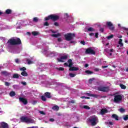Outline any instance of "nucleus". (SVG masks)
I'll use <instances>...</instances> for the list:
<instances>
[{"label": "nucleus", "mask_w": 128, "mask_h": 128, "mask_svg": "<svg viewBox=\"0 0 128 128\" xmlns=\"http://www.w3.org/2000/svg\"><path fill=\"white\" fill-rule=\"evenodd\" d=\"M38 103V102L36 101H34L33 102H32V104H36Z\"/></svg>", "instance_id": "nucleus-57"}, {"label": "nucleus", "mask_w": 128, "mask_h": 128, "mask_svg": "<svg viewBox=\"0 0 128 128\" xmlns=\"http://www.w3.org/2000/svg\"><path fill=\"white\" fill-rule=\"evenodd\" d=\"M83 108H85V110H90V106H84Z\"/></svg>", "instance_id": "nucleus-37"}, {"label": "nucleus", "mask_w": 128, "mask_h": 128, "mask_svg": "<svg viewBox=\"0 0 128 128\" xmlns=\"http://www.w3.org/2000/svg\"><path fill=\"white\" fill-rule=\"evenodd\" d=\"M58 42H62V38H58Z\"/></svg>", "instance_id": "nucleus-62"}, {"label": "nucleus", "mask_w": 128, "mask_h": 128, "mask_svg": "<svg viewBox=\"0 0 128 128\" xmlns=\"http://www.w3.org/2000/svg\"><path fill=\"white\" fill-rule=\"evenodd\" d=\"M70 102L71 104H74L75 102L74 100H72Z\"/></svg>", "instance_id": "nucleus-61"}, {"label": "nucleus", "mask_w": 128, "mask_h": 128, "mask_svg": "<svg viewBox=\"0 0 128 128\" xmlns=\"http://www.w3.org/2000/svg\"><path fill=\"white\" fill-rule=\"evenodd\" d=\"M44 26H50V24H48V22H46L44 23Z\"/></svg>", "instance_id": "nucleus-44"}, {"label": "nucleus", "mask_w": 128, "mask_h": 128, "mask_svg": "<svg viewBox=\"0 0 128 128\" xmlns=\"http://www.w3.org/2000/svg\"><path fill=\"white\" fill-rule=\"evenodd\" d=\"M122 100V96L120 94H116L114 96V102L116 104H120Z\"/></svg>", "instance_id": "nucleus-4"}, {"label": "nucleus", "mask_w": 128, "mask_h": 128, "mask_svg": "<svg viewBox=\"0 0 128 128\" xmlns=\"http://www.w3.org/2000/svg\"><path fill=\"white\" fill-rule=\"evenodd\" d=\"M69 76L70 78H74V76H76V74H72V73H70Z\"/></svg>", "instance_id": "nucleus-33"}, {"label": "nucleus", "mask_w": 128, "mask_h": 128, "mask_svg": "<svg viewBox=\"0 0 128 128\" xmlns=\"http://www.w3.org/2000/svg\"><path fill=\"white\" fill-rule=\"evenodd\" d=\"M68 55L66 54L62 56L60 58H58L57 60L60 62H64L66 60H68Z\"/></svg>", "instance_id": "nucleus-7"}, {"label": "nucleus", "mask_w": 128, "mask_h": 128, "mask_svg": "<svg viewBox=\"0 0 128 128\" xmlns=\"http://www.w3.org/2000/svg\"><path fill=\"white\" fill-rule=\"evenodd\" d=\"M0 74L2 76H10V73L6 71H2Z\"/></svg>", "instance_id": "nucleus-15"}, {"label": "nucleus", "mask_w": 128, "mask_h": 128, "mask_svg": "<svg viewBox=\"0 0 128 128\" xmlns=\"http://www.w3.org/2000/svg\"><path fill=\"white\" fill-rule=\"evenodd\" d=\"M15 62H16V64H20V60L16 58L15 60Z\"/></svg>", "instance_id": "nucleus-46"}, {"label": "nucleus", "mask_w": 128, "mask_h": 128, "mask_svg": "<svg viewBox=\"0 0 128 128\" xmlns=\"http://www.w3.org/2000/svg\"><path fill=\"white\" fill-rule=\"evenodd\" d=\"M44 96L48 98H52V95H50V92H46L44 93Z\"/></svg>", "instance_id": "nucleus-19"}, {"label": "nucleus", "mask_w": 128, "mask_h": 128, "mask_svg": "<svg viewBox=\"0 0 128 128\" xmlns=\"http://www.w3.org/2000/svg\"><path fill=\"white\" fill-rule=\"evenodd\" d=\"M60 36V34H51V36H53V38H58V36Z\"/></svg>", "instance_id": "nucleus-29"}, {"label": "nucleus", "mask_w": 128, "mask_h": 128, "mask_svg": "<svg viewBox=\"0 0 128 128\" xmlns=\"http://www.w3.org/2000/svg\"><path fill=\"white\" fill-rule=\"evenodd\" d=\"M27 124H36V122L34 120V119L28 118Z\"/></svg>", "instance_id": "nucleus-17"}, {"label": "nucleus", "mask_w": 128, "mask_h": 128, "mask_svg": "<svg viewBox=\"0 0 128 128\" xmlns=\"http://www.w3.org/2000/svg\"><path fill=\"white\" fill-rule=\"evenodd\" d=\"M8 123L2 122H0V128H8Z\"/></svg>", "instance_id": "nucleus-10"}, {"label": "nucleus", "mask_w": 128, "mask_h": 128, "mask_svg": "<svg viewBox=\"0 0 128 128\" xmlns=\"http://www.w3.org/2000/svg\"><path fill=\"white\" fill-rule=\"evenodd\" d=\"M80 44H82L83 46H86V42L84 41H81Z\"/></svg>", "instance_id": "nucleus-47"}, {"label": "nucleus", "mask_w": 128, "mask_h": 128, "mask_svg": "<svg viewBox=\"0 0 128 128\" xmlns=\"http://www.w3.org/2000/svg\"><path fill=\"white\" fill-rule=\"evenodd\" d=\"M54 25L56 26H58V22H55L54 23Z\"/></svg>", "instance_id": "nucleus-50"}, {"label": "nucleus", "mask_w": 128, "mask_h": 128, "mask_svg": "<svg viewBox=\"0 0 128 128\" xmlns=\"http://www.w3.org/2000/svg\"><path fill=\"white\" fill-rule=\"evenodd\" d=\"M85 54H96V52L94 50H92V48H89L86 49Z\"/></svg>", "instance_id": "nucleus-8"}, {"label": "nucleus", "mask_w": 128, "mask_h": 128, "mask_svg": "<svg viewBox=\"0 0 128 128\" xmlns=\"http://www.w3.org/2000/svg\"><path fill=\"white\" fill-rule=\"evenodd\" d=\"M106 24L107 25L110 30H114V24H112V22H106Z\"/></svg>", "instance_id": "nucleus-9"}, {"label": "nucleus", "mask_w": 128, "mask_h": 128, "mask_svg": "<svg viewBox=\"0 0 128 128\" xmlns=\"http://www.w3.org/2000/svg\"><path fill=\"white\" fill-rule=\"evenodd\" d=\"M114 38V34H111V35H110L109 36H108L106 37V38L108 40H110V38Z\"/></svg>", "instance_id": "nucleus-35"}, {"label": "nucleus", "mask_w": 128, "mask_h": 128, "mask_svg": "<svg viewBox=\"0 0 128 128\" xmlns=\"http://www.w3.org/2000/svg\"><path fill=\"white\" fill-rule=\"evenodd\" d=\"M66 40L70 42L72 40H74V38L76 37V34L72 33H68L64 36Z\"/></svg>", "instance_id": "nucleus-2"}, {"label": "nucleus", "mask_w": 128, "mask_h": 128, "mask_svg": "<svg viewBox=\"0 0 128 128\" xmlns=\"http://www.w3.org/2000/svg\"><path fill=\"white\" fill-rule=\"evenodd\" d=\"M20 70L22 72H26L25 70H26V67H22V68H20Z\"/></svg>", "instance_id": "nucleus-38"}, {"label": "nucleus", "mask_w": 128, "mask_h": 128, "mask_svg": "<svg viewBox=\"0 0 128 128\" xmlns=\"http://www.w3.org/2000/svg\"><path fill=\"white\" fill-rule=\"evenodd\" d=\"M85 72L86 74H94V72H92V71H90V70H86L85 71Z\"/></svg>", "instance_id": "nucleus-30"}, {"label": "nucleus", "mask_w": 128, "mask_h": 128, "mask_svg": "<svg viewBox=\"0 0 128 128\" xmlns=\"http://www.w3.org/2000/svg\"><path fill=\"white\" fill-rule=\"evenodd\" d=\"M40 112L41 114H46V113H44V111H40Z\"/></svg>", "instance_id": "nucleus-54"}, {"label": "nucleus", "mask_w": 128, "mask_h": 128, "mask_svg": "<svg viewBox=\"0 0 128 128\" xmlns=\"http://www.w3.org/2000/svg\"><path fill=\"white\" fill-rule=\"evenodd\" d=\"M58 18H60V16H58L50 14L48 16L45 18V20H52L56 22V20H58Z\"/></svg>", "instance_id": "nucleus-3"}, {"label": "nucleus", "mask_w": 128, "mask_h": 128, "mask_svg": "<svg viewBox=\"0 0 128 128\" xmlns=\"http://www.w3.org/2000/svg\"><path fill=\"white\" fill-rule=\"evenodd\" d=\"M94 30H94V28L92 27H90L89 28H88V32H94Z\"/></svg>", "instance_id": "nucleus-28"}, {"label": "nucleus", "mask_w": 128, "mask_h": 128, "mask_svg": "<svg viewBox=\"0 0 128 128\" xmlns=\"http://www.w3.org/2000/svg\"><path fill=\"white\" fill-rule=\"evenodd\" d=\"M124 120H128V115H126L123 118Z\"/></svg>", "instance_id": "nucleus-39"}, {"label": "nucleus", "mask_w": 128, "mask_h": 128, "mask_svg": "<svg viewBox=\"0 0 128 128\" xmlns=\"http://www.w3.org/2000/svg\"><path fill=\"white\" fill-rule=\"evenodd\" d=\"M92 80H94V78H92L89 80L90 84H92Z\"/></svg>", "instance_id": "nucleus-45"}, {"label": "nucleus", "mask_w": 128, "mask_h": 128, "mask_svg": "<svg viewBox=\"0 0 128 128\" xmlns=\"http://www.w3.org/2000/svg\"><path fill=\"white\" fill-rule=\"evenodd\" d=\"M120 86L122 90H126V86L123 84H120Z\"/></svg>", "instance_id": "nucleus-27"}, {"label": "nucleus", "mask_w": 128, "mask_h": 128, "mask_svg": "<svg viewBox=\"0 0 128 128\" xmlns=\"http://www.w3.org/2000/svg\"><path fill=\"white\" fill-rule=\"evenodd\" d=\"M50 122H54V119L51 118L50 119Z\"/></svg>", "instance_id": "nucleus-55"}, {"label": "nucleus", "mask_w": 128, "mask_h": 128, "mask_svg": "<svg viewBox=\"0 0 128 128\" xmlns=\"http://www.w3.org/2000/svg\"><path fill=\"white\" fill-rule=\"evenodd\" d=\"M64 66H68V64L67 62H65V63L64 64Z\"/></svg>", "instance_id": "nucleus-59"}, {"label": "nucleus", "mask_w": 128, "mask_h": 128, "mask_svg": "<svg viewBox=\"0 0 128 128\" xmlns=\"http://www.w3.org/2000/svg\"><path fill=\"white\" fill-rule=\"evenodd\" d=\"M102 68H108V66H102Z\"/></svg>", "instance_id": "nucleus-64"}, {"label": "nucleus", "mask_w": 128, "mask_h": 128, "mask_svg": "<svg viewBox=\"0 0 128 128\" xmlns=\"http://www.w3.org/2000/svg\"><path fill=\"white\" fill-rule=\"evenodd\" d=\"M21 74L22 76H28V72L26 71H23L21 72Z\"/></svg>", "instance_id": "nucleus-22"}, {"label": "nucleus", "mask_w": 128, "mask_h": 128, "mask_svg": "<svg viewBox=\"0 0 128 128\" xmlns=\"http://www.w3.org/2000/svg\"><path fill=\"white\" fill-rule=\"evenodd\" d=\"M68 67L72 68L74 64V63H72V59H69L68 61Z\"/></svg>", "instance_id": "nucleus-18"}, {"label": "nucleus", "mask_w": 128, "mask_h": 128, "mask_svg": "<svg viewBox=\"0 0 128 128\" xmlns=\"http://www.w3.org/2000/svg\"><path fill=\"white\" fill-rule=\"evenodd\" d=\"M33 22H38V18L35 17L33 18Z\"/></svg>", "instance_id": "nucleus-32"}, {"label": "nucleus", "mask_w": 128, "mask_h": 128, "mask_svg": "<svg viewBox=\"0 0 128 128\" xmlns=\"http://www.w3.org/2000/svg\"><path fill=\"white\" fill-rule=\"evenodd\" d=\"M98 120L96 116H92L88 119V122L91 123L92 126H96V122Z\"/></svg>", "instance_id": "nucleus-6"}, {"label": "nucleus", "mask_w": 128, "mask_h": 128, "mask_svg": "<svg viewBox=\"0 0 128 128\" xmlns=\"http://www.w3.org/2000/svg\"><path fill=\"white\" fill-rule=\"evenodd\" d=\"M120 112H126V110H124V108H120V110H119Z\"/></svg>", "instance_id": "nucleus-41"}, {"label": "nucleus", "mask_w": 128, "mask_h": 128, "mask_svg": "<svg viewBox=\"0 0 128 128\" xmlns=\"http://www.w3.org/2000/svg\"><path fill=\"white\" fill-rule=\"evenodd\" d=\"M10 96H16V92L14 91L10 92Z\"/></svg>", "instance_id": "nucleus-26"}, {"label": "nucleus", "mask_w": 128, "mask_h": 128, "mask_svg": "<svg viewBox=\"0 0 128 128\" xmlns=\"http://www.w3.org/2000/svg\"><path fill=\"white\" fill-rule=\"evenodd\" d=\"M22 84H23V86H26V82H21Z\"/></svg>", "instance_id": "nucleus-48"}, {"label": "nucleus", "mask_w": 128, "mask_h": 128, "mask_svg": "<svg viewBox=\"0 0 128 128\" xmlns=\"http://www.w3.org/2000/svg\"><path fill=\"white\" fill-rule=\"evenodd\" d=\"M108 109H106V108H102L100 110V114L104 115L105 114H108Z\"/></svg>", "instance_id": "nucleus-14"}, {"label": "nucleus", "mask_w": 128, "mask_h": 128, "mask_svg": "<svg viewBox=\"0 0 128 128\" xmlns=\"http://www.w3.org/2000/svg\"><path fill=\"white\" fill-rule=\"evenodd\" d=\"M95 38H98V33L96 32L95 34Z\"/></svg>", "instance_id": "nucleus-49"}, {"label": "nucleus", "mask_w": 128, "mask_h": 128, "mask_svg": "<svg viewBox=\"0 0 128 128\" xmlns=\"http://www.w3.org/2000/svg\"><path fill=\"white\" fill-rule=\"evenodd\" d=\"M123 30H127L128 31V28H126L125 27L123 28Z\"/></svg>", "instance_id": "nucleus-60"}, {"label": "nucleus", "mask_w": 128, "mask_h": 128, "mask_svg": "<svg viewBox=\"0 0 128 128\" xmlns=\"http://www.w3.org/2000/svg\"><path fill=\"white\" fill-rule=\"evenodd\" d=\"M108 124H110V126H112V125L114 124H113L112 122H108Z\"/></svg>", "instance_id": "nucleus-58"}, {"label": "nucleus", "mask_w": 128, "mask_h": 128, "mask_svg": "<svg viewBox=\"0 0 128 128\" xmlns=\"http://www.w3.org/2000/svg\"><path fill=\"white\" fill-rule=\"evenodd\" d=\"M112 118H114L116 120H118V116L116 114H113L112 115Z\"/></svg>", "instance_id": "nucleus-23"}, {"label": "nucleus", "mask_w": 128, "mask_h": 128, "mask_svg": "<svg viewBox=\"0 0 128 128\" xmlns=\"http://www.w3.org/2000/svg\"><path fill=\"white\" fill-rule=\"evenodd\" d=\"M94 70L95 72H100V69H98V68H95L94 69Z\"/></svg>", "instance_id": "nucleus-51"}, {"label": "nucleus", "mask_w": 128, "mask_h": 128, "mask_svg": "<svg viewBox=\"0 0 128 128\" xmlns=\"http://www.w3.org/2000/svg\"><path fill=\"white\" fill-rule=\"evenodd\" d=\"M32 36H38V32L34 31L32 32Z\"/></svg>", "instance_id": "nucleus-31"}, {"label": "nucleus", "mask_w": 128, "mask_h": 128, "mask_svg": "<svg viewBox=\"0 0 128 128\" xmlns=\"http://www.w3.org/2000/svg\"><path fill=\"white\" fill-rule=\"evenodd\" d=\"M89 36H94V33H90L89 34Z\"/></svg>", "instance_id": "nucleus-52"}, {"label": "nucleus", "mask_w": 128, "mask_h": 128, "mask_svg": "<svg viewBox=\"0 0 128 128\" xmlns=\"http://www.w3.org/2000/svg\"><path fill=\"white\" fill-rule=\"evenodd\" d=\"M19 100L20 102H22L24 104H28V100L24 98L20 97L19 98Z\"/></svg>", "instance_id": "nucleus-12"}, {"label": "nucleus", "mask_w": 128, "mask_h": 128, "mask_svg": "<svg viewBox=\"0 0 128 128\" xmlns=\"http://www.w3.org/2000/svg\"><path fill=\"white\" fill-rule=\"evenodd\" d=\"M81 98H86V100H90V97H86V96H82L80 97Z\"/></svg>", "instance_id": "nucleus-43"}, {"label": "nucleus", "mask_w": 128, "mask_h": 128, "mask_svg": "<svg viewBox=\"0 0 128 128\" xmlns=\"http://www.w3.org/2000/svg\"><path fill=\"white\" fill-rule=\"evenodd\" d=\"M100 98H106V96H100Z\"/></svg>", "instance_id": "nucleus-56"}, {"label": "nucleus", "mask_w": 128, "mask_h": 128, "mask_svg": "<svg viewBox=\"0 0 128 128\" xmlns=\"http://www.w3.org/2000/svg\"><path fill=\"white\" fill-rule=\"evenodd\" d=\"M52 110H60V107L58 106H54L52 108Z\"/></svg>", "instance_id": "nucleus-21"}, {"label": "nucleus", "mask_w": 128, "mask_h": 128, "mask_svg": "<svg viewBox=\"0 0 128 128\" xmlns=\"http://www.w3.org/2000/svg\"><path fill=\"white\" fill-rule=\"evenodd\" d=\"M26 62H28V64H32V61L30 60V59H26Z\"/></svg>", "instance_id": "nucleus-36"}, {"label": "nucleus", "mask_w": 128, "mask_h": 128, "mask_svg": "<svg viewBox=\"0 0 128 128\" xmlns=\"http://www.w3.org/2000/svg\"><path fill=\"white\" fill-rule=\"evenodd\" d=\"M12 10L10 9H7L6 10V14H12Z\"/></svg>", "instance_id": "nucleus-24"}, {"label": "nucleus", "mask_w": 128, "mask_h": 128, "mask_svg": "<svg viewBox=\"0 0 128 128\" xmlns=\"http://www.w3.org/2000/svg\"><path fill=\"white\" fill-rule=\"evenodd\" d=\"M4 84H5V86H10V83L8 82H5Z\"/></svg>", "instance_id": "nucleus-40"}, {"label": "nucleus", "mask_w": 128, "mask_h": 128, "mask_svg": "<svg viewBox=\"0 0 128 128\" xmlns=\"http://www.w3.org/2000/svg\"><path fill=\"white\" fill-rule=\"evenodd\" d=\"M57 70H58L60 71H64V68L60 67L59 68H57Z\"/></svg>", "instance_id": "nucleus-42"}, {"label": "nucleus", "mask_w": 128, "mask_h": 128, "mask_svg": "<svg viewBox=\"0 0 128 128\" xmlns=\"http://www.w3.org/2000/svg\"><path fill=\"white\" fill-rule=\"evenodd\" d=\"M100 30L101 32H104V28H100Z\"/></svg>", "instance_id": "nucleus-53"}, {"label": "nucleus", "mask_w": 128, "mask_h": 128, "mask_svg": "<svg viewBox=\"0 0 128 128\" xmlns=\"http://www.w3.org/2000/svg\"><path fill=\"white\" fill-rule=\"evenodd\" d=\"M70 68H69V70L71 72H73L74 70V71L78 70V67L71 66V67H70Z\"/></svg>", "instance_id": "nucleus-16"}, {"label": "nucleus", "mask_w": 128, "mask_h": 128, "mask_svg": "<svg viewBox=\"0 0 128 128\" xmlns=\"http://www.w3.org/2000/svg\"><path fill=\"white\" fill-rule=\"evenodd\" d=\"M41 99L43 102H46V96H41Z\"/></svg>", "instance_id": "nucleus-34"}, {"label": "nucleus", "mask_w": 128, "mask_h": 128, "mask_svg": "<svg viewBox=\"0 0 128 128\" xmlns=\"http://www.w3.org/2000/svg\"><path fill=\"white\" fill-rule=\"evenodd\" d=\"M13 78H20V76L18 74H13L12 76Z\"/></svg>", "instance_id": "nucleus-25"}, {"label": "nucleus", "mask_w": 128, "mask_h": 128, "mask_svg": "<svg viewBox=\"0 0 128 128\" xmlns=\"http://www.w3.org/2000/svg\"><path fill=\"white\" fill-rule=\"evenodd\" d=\"M7 44L8 46H20V44H22V43L20 38H12L8 40Z\"/></svg>", "instance_id": "nucleus-1"}, {"label": "nucleus", "mask_w": 128, "mask_h": 128, "mask_svg": "<svg viewBox=\"0 0 128 128\" xmlns=\"http://www.w3.org/2000/svg\"><path fill=\"white\" fill-rule=\"evenodd\" d=\"M84 66L85 68H88V64H85Z\"/></svg>", "instance_id": "nucleus-63"}, {"label": "nucleus", "mask_w": 128, "mask_h": 128, "mask_svg": "<svg viewBox=\"0 0 128 128\" xmlns=\"http://www.w3.org/2000/svg\"><path fill=\"white\" fill-rule=\"evenodd\" d=\"M28 119V116H22L20 117V120L21 122H26V124H27Z\"/></svg>", "instance_id": "nucleus-11"}, {"label": "nucleus", "mask_w": 128, "mask_h": 128, "mask_svg": "<svg viewBox=\"0 0 128 128\" xmlns=\"http://www.w3.org/2000/svg\"><path fill=\"white\" fill-rule=\"evenodd\" d=\"M98 90L103 92H110V87L108 86H100L98 87Z\"/></svg>", "instance_id": "nucleus-5"}, {"label": "nucleus", "mask_w": 128, "mask_h": 128, "mask_svg": "<svg viewBox=\"0 0 128 128\" xmlns=\"http://www.w3.org/2000/svg\"><path fill=\"white\" fill-rule=\"evenodd\" d=\"M118 44H120V46H124V43H122V39L120 38L119 40Z\"/></svg>", "instance_id": "nucleus-20"}, {"label": "nucleus", "mask_w": 128, "mask_h": 128, "mask_svg": "<svg viewBox=\"0 0 128 128\" xmlns=\"http://www.w3.org/2000/svg\"><path fill=\"white\" fill-rule=\"evenodd\" d=\"M86 94L88 96H92V98H98L100 95L96 94H92L90 93H86Z\"/></svg>", "instance_id": "nucleus-13"}]
</instances>
